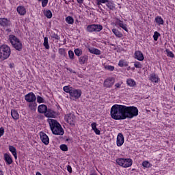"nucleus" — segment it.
Listing matches in <instances>:
<instances>
[{"mask_svg":"<svg viewBox=\"0 0 175 175\" xmlns=\"http://www.w3.org/2000/svg\"><path fill=\"white\" fill-rule=\"evenodd\" d=\"M110 114L113 120H125V105L117 104L113 105Z\"/></svg>","mask_w":175,"mask_h":175,"instance_id":"obj_1","label":"nucleus"},{"mask_svg":"<svg viewBox=\"0 0 175 175\" xmlns=\"http://www.w3.org/2000/svg\"><path fill=\"white\" fill-rule=\"evenodd\" d=\"M48 122L53 135H57L59 136H62L64 135V129H62V126H61V124L57 120L54 119H48Z\"/></svg>","mask_w":175,"mask_h":175,"instance_id":"obj_2","label":"nucleus"},{"mask_svg":"<svg viewBox=\"0 0 175 175\" xmlns=\"http://www.w3.org/2000/svg\"><path fill=\"white\" fill-rule=\"evenodd\" d=\"M139 116V109L135 106L126 107L125 106L124 120L126 118L132 119L133 117Z\"/></svg>","mask_w":175,"mask_h":175,"instance_id":"obj_3","label":"nucleus"},{"mask_svg":"<svg viewBox=\"0 0 175 175\" xmlns=\"http://www.w3.org/2000/svg\"><path fill=\"white\" fill-rule=\"evenodd\" d=\"M9 40L14 49H16L18 51H21V50H23V43H21L20 39L16 36L10 34L9 36Z\"/></svg>","mask_w":175,"mask_h":175,"instance_id":"obj_4","label":"nucleus"},{"mask_svg":"<svg viewBox=\"0 0 175 175\" xmlns=\"http://www.w3.org/2000/svg\"><path fill=\"white\" fill-rule=\"evenodd\" d=\"M12 51L10 50V47L6 44H3L0 46V59L2 61H5V59H8L9 57H10V54Z\"/></svg>","mask_w":175,"mask_h":175,"instance_id":"obj_5","label":"nucleus"},{"mask_svg":"<svg viewBox=\"0 0 175 175\" xmlns=\"http://www.w3.org/2000/svg\"><path fill=\"white\" fill-rule=\"evenodd\" d=\"M116 163L119 166H122V167H131L132 166L133 161L131 159H116Z\"/></svg>","mask_w":175,"mask_h":175,"instance_id":"obj_6","label":"nucleus"},{"mask_svg":"<svg viewBox=\"0 0 175 175\" xmlns=\"http://www.w3.org/2000/svg\"><path fill=\"white\" fill-rule=\"evenodd\" d=\"M103 29V26L101 25H89L86 28V31L90 33L100 32Z\"/></svg>","mask_w":175,"mask_h":175,"instance_id":"obj_7","label":"nucleus"},{"mask_svg":"<svg viewBox=\"0 0 175 175\" xmlns=\"http://www.w3.org/2000/svg\"><path fill=\"white\" fill-rule=\"evenodd\" d=\"M65 120L70 125H76V116L73 113L66 115Z\"/></svg>","mask_w":175,"mask_h":175,"instance_id":"obj_8","label":"nucleus"},{"mask_svg":"<svg viewBox=\"0 0 175 175\" xmlns=\"http://www.w3.org/2000/svg\"><path fill=\"white\" fill-rule=\"evenodd\" d=\"M12 25V21L8 18H0V27L3 28H9Z\"/></svg>","mask_w":175,"mask_h":175,"instance_id":"obj_9","label":"nucleus"},{"mask_svg":"<svg viewBox=\"0 0 175 175\" xmlns=\"http://www.w3.org/2000/svg\"><path fill=\"white\" fill-rule=\"evenodd\" d=\"M81 90L72 89L70 94V96L75 100V99H79L80 96H81Z\"/></svg>","mask_w":175,"mask_h":175,"instance_id":"obj_10","label":"nucleus"},{"mask_svg":"<svg viewBox=\"0 0 175 175\" xmlns=\"http://www.w3.org/2000/svg\"><path fill=\"white\" fill-rule=\"evenodd\" d=\"M114 83H116V79L114 78H108L104 81V87H106L107 88H111V87L114 85Z\"/></svg>","mask_w":175,"mask_h":175,"instance_id":"obj_11","label":"nucleus"},{"mask_svg":"<svg viewBox=\"0 0 175 175\" xmlns=\"http://www.w3.org/2000/svg\"><path fill=\"white\" fill-rule=\"evenodd\" d=\"M25 100L26 102H36V96H35V94L33 92H30L25 96Z\"/></svg>","mask_w":175,"mask_h":175,"instance_id":"obj_12","label":"nucleus"},{"mask_svg":"<svg viewBox=\"0 0 175 175\" xmlns=\"http://www.w3.org/2000/svg\"><path fill=\"white\" fill-rule=\"evenodd\" d=\"M40 137L45 146H48L49 143H50L49 136H47V135H46V133L44 132H40Z\"/></svg>","mask_w":175,"mask_h":175,"instance_id":"obj_13","label":"nucleus"},{"mask_svg":"<svg viewBox=\"0 0 175 175\" xmlns=\"http://www.w3.org/2000/svg\"><path fill=\"white\" fill-rule=\"evenodd\" d=\"M124 141L125 139H124V135H122V133H118L117 136V140H116V144L118 147H121V146L124 144Z\"/></svg>","mask_w":175,"mask_h":175,"instance_id":"obj_14","label":"nucleus"},{"mask_svg":"<svg viewBox=\"0 0 175 175\" xmlns=\"http://www.w3.org/2000/svg\"><path fill=\"white\" fill-rule=\"evenodd\" d=\"M16 10L20 16H25L27 14V10L25 6L19 5L17 7Z\"/></svg>","mask_w":175,"mask_h":175,"instance_id":"obj_15","label":"nucleus"},{"mask_svg":"<svg viewBox=\"0 0 175 175\" xmlns=\"http://www.w3.org/2000/svg\"><path fill=\"white\" fill-rule=\"evenodd\" d=\"M135 59L138 61H143L144 59V55L140 51H136L134 53Z\"/></svg>","mask_w":175,"mask_h":175,"instance_id":"obj_16","label":"nucleus"},{"mask_svg":"<svg viewBox=\"0 0 175 175\" xmlns=\"http://www.w3.org/2000/svg\"><path fill=\"white\" fill-rule=\"evenodd\" d=\"M47 118H55V111L52 109H48L44 114Z\"/></svg>","mask_w":175,"mask_h":175,"instance_id":"obj_17","label":"nucleus"},{"mask_svg":"<svg viewBox=\"0 0 175 175\" xmlns=\"http://www.w3.org/2000/svg\"><path fill=\"white\" fill-rule=\"evenodd\" d=\"M116 25H119V27H120V28H122V29H124V31H125L126 32H128V27H127L126 24H124V23H122V21L121 20L117 19Z\"/></svg>","mask_w":175,"mask_h":175,"instance_id":"obj_18","label":"nucleus"},{"mask_svg":"<svg viewBox=\"0 0 175 175\" xmlns=\"http://www.w3.org/2000/svg\"><path fill=\"white\" fill-rule=\"evenodd\" d=\"M47 109V105L43 104L39 105L38 107V113H40V114H46Z\"/></svg>","mask_w":175,"mask_h":175,"instance_id":"obj_19","label":"nucleus"},{"mask_svg":"<svg viewBox=\"0 0 175 175\" xmlns=\"http://www.w3.org/2000/svg\"><path fill=\"white\" fill-rule=\"evenodd\" d=\"M4 160L5 161V163H7V165H12V163H13L12 156L8 153L4 154Z\"/></svg>","mask_w":175,"mask_h":175,"instance_id":"obj_20","label":"nucleus"},{"mask_svg":"<svg viewBox=\"0 0 175 175\" xmlns=\"http://www.w3.org/2000/svg\"><path fill=\"white\" fill-rule=\"evenodd\" d=\"M88 62V55H85L83 56H81L79 58V62L80 65H84V64H86V62Z\"/></svg>","mask_w":175,"mask_h":175,"instance_id":"obj_21","label":"nucleus"},{"mask_svg":"<svg viewBox=\"0 0 175 175\" xmlns=\"http://www.w3.org/2000/svg\"><path fill=\"white\" fill-rule=\"evenodd\" d=\"M149 80H150L152 83H158L159 81V77H158V75L153 73L150 75Z\"/></svg>","mask_w":175,"mask_h":175,"instance_id":"obj_22","label":"nucleus"},{"mask_svg":"<svg viewBox=\"0 0 175 175\" xmlns=\"http://www.w3.org/2000/svg\"><path fill=\"white\" fill-rule=\"evenodd\" d=\"M11 116L13 120H18V118H20V114H18V112L16 109H12L11 111Z\"/></svg>","mask_w":175,"mask_h":175,"instance_id":"obj_23","label":"nucleus"},{"mask_svg":"<svg viewBox=\"0 0 175 175\" xmlns=\"http://www.w3.org/2000/svg\"><path fill=\"white\" fill-rule=\"evenodd\" d=\"M9 150L12 152V155L14 157L15 159H17V149L13 146H9Z\"/></svg>","mask_w":175,"mask_h":175,"instance_id":"obj_24","label":"nucleus"},{"mask_svg":"<svg viewBox=\"0 0 175 175\" xmlns=\"http://www.w3.org/2000/svg\"><path fill=\"white\" fill-rule=\"evenodd\" d=\"M89 51L91 54H95L96 55H100V50L95 48H89Z\"/></svg>","mask_w":175,"mask_h":175,"instance_id":"obj_25","label":"nucleus"},{"mask_svg":"<svg viewBox=\"0 0 175 175\" xmlns=\"http://www.w3.org/2000/svg\"><path fill=\"white\" fill-rule=\"evenodd\" d=\"M112 32L113 33H114L115 36H116L117 38H122V36H124V35H122V33H121L117 29H113Z\"/></svg>","mask_w":175,"mask_h":175,"instance_id":"obj_26","label":"nucleus"},{"mask_svg":"<svg viewBox=\"0 0 175 175\" xmlns=\"http://www.w3.org/2000/svg\"><path fill=\"white\" fill-rule=\"evenodd\" d=\"M36 106H38V104H36V101L30 102L29 104V108L33 111H35V110H36Z\"/></svg>","mask_w":175,"mask_h":175,"instance_id":"obj_27","label":"nucleus"},{"mask_svg":"<svg viewBox=\"0 0 175 175\" xmlns=\"http://www.w3.org/2000/svg\"><path fill=\"white\" fill-rule=\"evenodd\" d=\"M43 46H44V47H45V49L46 50L50 49V45L49 44V38L48 37H44V38Z\"/></svg>","mask_w":175,"mask_h":175,"instance_id":"obj_28","label":"nucleus"},{"mask_svg":"<svg viewBox=\"0 0 175 175\" xmlns=\"http://www.w3.org/2000/svg\"><path fill=\"white\" fill-rule=\"evenodd\" d=\"M155 21L157 23V24H158V25H163L164 24V21L163 19L162 18V17L158 16L155 18Z\"/></svg>","mask_w":175,"mask_h":175,"instance_id":"obj_29","label":"nucleus"},{"mask_svg":"<svg viewBox=\"0 0 175 175\" xmlns=\"http://www.w3.org/2000/svg\"><path fill=\"white\" fill-rule=\"evenodd\" d=\"M44 15L45 16V17H46V18H51V17H53V13L50 10H46L44 11Z\"/></svg>","mask_w":175,"mask_h":175,"instance_id":"obj_30","label":"nucleus"},{"mask_svg":"<svg viewBox=\"0 0 175 175\" xmlns=\"http://www.w3.org/2000/svg\"><path fill=\"white\" fill-rule=\"evenodd\" d=\"M126 84L129 85V87H135L136 85V82L132 79H128L126 81Z\"/></svg>","mask_w":175,"mask_h":175,"instance_id":"obj_31","label":"nucleus"},{"mask_svg":"<svg viewBox=\"0 0 175 175\" xmlns=\"http://www.w3.org/2000/svg\"><path fill=\"white\" fill-rule=\"evenodd\" d=\"M72 90H73V88L69 87V86H64L63 88V90L64 91V92H66L67 94H70V95Z\"/></svg>","mask_w":175,"mask_h":175,"instance_id":"obj_32","label":"nucleus"},{"mask_svg":"<svg viewBox=\"0 0 175 175\" xmlns=\"http://www.w3.org/2000/svg\"><path fill=\"white\" fill-rule=\"evenodd\" d=\"M107 8L109 9L110 10H114V8H116L114 6V3H113V2L110 1L108 0V2L107 3Z\"/></svg>","mask_w":175,"mask_h":175,"instance_id":"obj_33","label":"nucleus"},{"mask_svg":"<svg viewBox=\"0 0 175 175\" xmlns=\"http://www.w3.org/2000/svg\"><path fill=\"white\" fill-rule=\"evenodd\" d=\"M66 22L67 24H73V23H75V19H73V17L72 16H67L66 18Z\"/></svg>","mask_w":175,"mask_h":175,"instance_id":"obj_34","label":"nucleus"},{"mask_svg":"<svg viewBox=\"0 0 175 175\" xmlns=\"http://www.w3.org/2000/svg\"><path fill=\"white\" fill-rule=\"evenodd\" d=\"M118 65L120 68H122L123 66H128V63L124 60H120Z\"/></svg>","mask_w":175,"mask_h":175,"instance_id":"obj_35","label":"nucleus"},{"mask_svg":"<svg viewBox=\"0 0 175 175\" xmlns=\"http://www.w3.org/2000/svg\"><path fill=\"white\" fill-rule=\"evenodd\" d=\"M75 55H77V57H80V55L83 54V51H81L79 49H75Z\"/></svg>","mask_w":175,"mask_h":175,"instance_id":"obj_36","label":"nucleus"},{"mask_svg":"<svg viewBox=\"0 0 175 175\" xmlns=\"http://www.w3.org/2000/svg\"><path fill=\"white\" fill-rule=\"evenodd\" d=\"M107 2H109V0H97V5L100 8L102 3H107Z\"/></svg>","mask_w":175,"mask_h":175,"instance_id":"obj_37","label":"nucleus"},{"mask_svg":"<svg viewBox=\"0 0 175 175\" xmlns=\"http://www.w3.org/2000/svg\"><path fill=\"white\" fill-rule=\"evenodd\" d=\"M51 38H52L53 39H55V40H59L60 39L59 36H58V34L55 33H51Z\"/></svg>","mask_w":175,"mask_h":175,"instance_id":"obj_38","label":"nucleus"},{"mask_svg":"<svg viewBox=\"0 0 175 175\" xmlns=\"http://www.w3.org/2000/svg\"><path fill=\"white\" fill-rule=\"evenodd\" d=\"M161 36V33H159L158 31H154V35H153V39L157 42L158 40V38Z\"/></svg>","mask_w":175,"mask_h":175,"instance_id":"obj_39","label":"nucleus"},{"mask_svg":"<svg viewBox=\"0 0 175 175\" xmlns=\"http://www.w3.org/2000/svg\"><path fill=\"white\" fill-rule=\"evenodd\" d=\"M68 57L70 59H75V53L73 52V51H68Z\"/></svg>","mask_w":175,"mask_h":175,"instance_id":"obj_40","label":"nucleus"},{"mask_svg":"<svg viewBox=\"0 0 175 175\" xmlns=\"http://www.w3.org/2000/svg\"><path fill=\"white\" fill-rule=\"evenodd\" d=\"M142 166L144 167H151V164L150 163V162L147 161H143L142 163Z\"/></svg>","mask_w":175,"mask_h":175,"instance_id":"obj_41","label":"nucleus"},{"mask_svg":"<svg viewBox=\"0 0 175 175\" xmlns=\"http://www.w3.org/2000/svg\"><path fill=\"white\" fill-rule=\"evenodd\" d=\"M37 102L38 103H44V98L40 96H37Z\"/></svg>","mask_w":175,"mask_h":175,"instance_id":"obj_42","label":"nucleus"},{"mask_svg":"<svg viewBox=\"0 0 175 175\" xmlns=\"http://www.w3.org/2000/svg\"><path fill=\"white\" fill-rule=\"evenodd\" d=\"M166 53L167 54V57H170V58H174V54L173 52L169 51L168 49H166Z\"/></svg>","mask_w":175,"mask_h":175,"instance_id":"obj_43","label":"nucleus"},{"mask_svg":"<svg viewBox=\"0 0 175 175\" xmlns=\"http://www.w3.org/2000/svg\"><path fill=\"white\" fill-rule=\"evenodd\" d=\"M60 150H62V151H68V146L65 144L60 145Z\"/></svg>","mask_w":175,"mask_h":175,"instance_id":"obj_44","label":"nucleus"},{"mask_svg":"<svg viewBox=\"0 0 175 175\" xmlns=\"http://www.w3.org/2000/svg\"><path fill=\"white\" fill-rule=\"evenodd\" d=\"M59 54H60V55H65V54H66V53L65 52V49H59Z\"/></svg>","mask_w":175,"mask_h":175,"instance_id":"obj_45","label":"nucleus"},{"mask_svg":"<svg viewBox=\"0 0 175 175\" xmlns=\"http://www.w3.org/2000/svg\"><path fill=\"white\" fill-rule=\"evenodd\" d=\"M134 66L135 68H139V69H142V64H140V62H136L135 64H134Z\"/></svg>","mask_w":175,"mask_h":175,"instance_id":"obj_46","label":"nucleus"},{"mask_svg":"<svg viewBox=\"0 0 175 175\" xmlns=\"http://www.w3.org/2000/svg\"><path fill=\"white\" fill-rule=\"evenodd\" d=\"M47 3H49V0H42V8H46V6H47Z\"/></svg>","mask_w":175,"mask_h":175,"instance_id":"obj_47","label":"nucleus"},{"mask_svg":"<svg viewBox=\"0 0 175 175\" xmlns=\"http://www.w3.org/2000/svg\"><path fill=\"white\" fill-rule=\"evenodd\" d=\"M105 69H107V70H110L111 72H113V70H114V66H105Z\"/></svg>","mask_w":175,"mask_h":175,"instance_id":"obj_48","label":"nucleus"},{"mask_svg":"<svg viewBox=\"0 0 175 175\" xmlns=\"http://www.w3.org/2000/svg\"><path fill=\"white\" fill-rule=\"evenodd\" d=\"M3 133H5V129L3 127L0 128V137L3 136Z\"/></svg>","mask_w":175,"mask_h":175,"instance_id":"obj_49","label":"nucleus"},{"mask_svg":"<svg viewBox=\"0 0 175 175\" xmlns=\"http://www.w3.org/2000/svg\"><path fill=\"white\" fill-rule=\"evenodd\" d=\"M91 125H92V129L93 131H94V129H97V128H96V123L93 122Z\"/></svg>","mask_w":175,"mask_h":175,"instance_id":"obj_50","label":"nucleus"},{"mask_svg":"<svg viewBox=\"0 0 175 175\" xmlns=\"http://www.w3.org/2000/svg\"><path fill=\"white\" fill-rule=\"evenodd\" d=\"M94 131L96 133V135H100V131H99V129H94Z\"/></svg>","mask_w":175,"mask_h":175,"instance_id":"obj_51","label":"nucleus"},{"mask_svg":"<svg viewBox=\"0 0 175 175\" xmlns=\"http://www.w3.org/2000/svg\"><path fill=\"white\" fill-rule=\"evenodd\" d=\"M67 170L69 173H72V167L70 165H68Z\"/></svg>","mask_w":175,"mask_h":175,"instance_id":"obj_52","label":"nucleus"},{"mask_svg":"<svg viewBox=\"0 0 175 175\" xmlns=\"http://www.w3.org/2000/svg\"><path fill=\"white\" fill-rule=\"evenodd\" d=\"M115 87H116V88H121V83H116Z\"/></svg>","mask_w":175,"mask_h":175,"instance_id":"obj_53","label":"nucleus"},{"mask_svg":"<svg viewBox=\"0 0 175 175\" xmlns=\"http://www.w3.org/2000/svg\"><path fill=\"white\" fill-rule=\"evenodd\" d=\"M67 70H68L69 72H70V73H75L76 74V71H73V70L72 68H67Z\"/></svg>","mask_w":175,"mask_h":175,"instance_id":"obj_54","label":"nucleus"},{"mask_svg":"<svg viewBox=\"0 0 175 175\" xmlns=\"http://www.w3.org/2000/svg\"><path fill=\"white\" fill-rule=\"evenodd\" d=\"M9 66H10V68H11V69H12V68H14V64H13V63L10 64H9Z\"/></svg>","mask_w":175,"mask_h":175,"instance_id":"obj_55","label":"nucleus"},{"mask_svg":"<svg viewBox=\"0 0 175 175\" xmlns=\"http://www.w3.org/2000/svg\"><path fill=\"white\" fill-rule=\"evenodd\" d=\"M77 2H78V3H79L80 5H81V3H83V0H77Z\"/></svg>","mask_w":175,"mask_h":175,"instance_id":"obj_56","label":"nucleus"},{"mask_svg":"<svg viewBox=\"0 0 175 175\" xmlns=\"http://www.w3.org/2000/svg\"><path fill=\"white\" fill-rule=\"evenodd\" d=\"M0 175H3V171L2 170H0Z\"/></svg>","mask_w":175,"mask_h":175,"instance_id":"obj_57","label":"nucleus"},{"mask_svg":"<svg viewBox=\"0 0 175 175\" xmlns=\"http://www.w3.org/2000/svg\"><path fill=\"white\" fill-rule=\"evenodd\" d=\"M90 175H94V174H91Z\"/></svg>","mask_w":175,"mask_h":175,"instance_id":"obj_58","label":"nucleus"},{"mask_svg":"<svg viewBox=\"0 0 175 175\" xmlns=\"http://www.w3.org/2000/svg\"><path fill=\"white\" fill-rule=\"evenodd\" d=\"M40 2V1H42V0H38Z\"/></svg>","mask_w":175,"mask_h":175,"instance_id":"obj_59","label":"nucleus"}]
</instances>
